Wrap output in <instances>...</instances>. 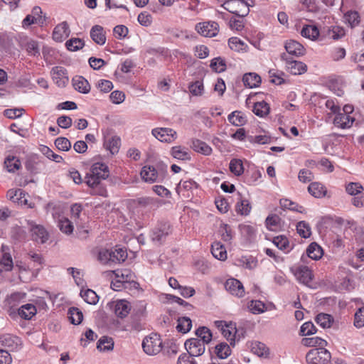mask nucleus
I'll use <instances>...</instances> for the list:
<instances>
[{
  "label": "nucleus",
  "instance_id": "f257e3e1",
  "mask_svg": "<svg viewBox=\"0 0 364 364\" xmlns=\"http://www.w3.org/2000/svg\"><path fill=\"white\" fill-rule=\"evenodd\" d=\"M127 258V250L117 247L111 250H102L98 254V260L105 264H120L124 262Z\"/></svg>",
  "mask_w": 364,
  "mask_h": 364
},
{
  "label": "nucleus",
  "instance_id": "f03ea898",
  "mask_svg": "<svg viewBox=\"0 0 364 364\" xmlns=\"http://www.w3.org/2000/svg\"><path fill=\"white\" fill-rule=\"evenodd\" d=\"M109 175L108 166L100 162L92 164L90 173L87 174L86 183L90 187H95L100 184L101 180L106 179Z\"/></svg>",
  "mask_w": 364,
  "mask_h": 364
},
{
  "label": "nucleus",
  "instance_id": "7ed1b4c3",
  "mask_svg": "<svg viewBox=\"0 0 364 364\" xmlns=\"http://www.w3.org/2000/svg\"><path fill=\"white\" fill-rule=\"evenodd\" d=\"M166 173V166L164 165H159L157 168L152 166H144L141 171L140 175L143 181L146 183H153L163 181Z\"/></svg>",
  "mask_w": 364,
  "mask_h": 364
},
{
  "label": "nucleus",
  "instance_id": "20e7f679",
  "mask_svg": "<svg viewBox=\"0 0 364 364\" xmlns=\"http://www.w3.org/2000/svg\"><path fill=\"white\" fill-rule=\"evenodd\" d=\"M142 348L144 353L149 355L158 354L162 349V341L159 335L151 333L144 338Z\"/></svg>",
  "mask_w": 364,
  "mask_h": 364
},
{
  "label": "nucleus",
  "instance_id": "39448f33",
  "mask_svg": "<svg viewBox=\"0 0 364 364\" xmlns=\"http://www.w3.org/2000/svg\"><path fill=\"white\" fill-rule=\"evenodd\" d=\"M171 232L172 228L169 223L160 222L151 230L150 237L154 242L161 245Z\"/></svg>",
  "mask_w": 364,
  "mask_h": 364
},
{
  "label": "nucleus",
  "instance_id": "423d86ee",
  "mask_svg": "<svg viewBox=\"0 0 364 364\" xmlns=\"http://www.w3.org/2000/svg\"><path fill=\"white\" fill-rule=\"evenodd\" d=\"M309 364H327L331 360V353L324 348H314L306 355Z\"/></svg>",
  "mask_w": 364,
  "mask_h": 364
},
{
  "label": "nucleus",
  "instance_id": "0eeeda50",
  "mask_svg": "<svg viewBox=\"0 0 364 364\" xmlns=\"http://www.w3.org/2000/svg\"><path fill=\"white\" fill-rule=\"evenodd\" d=\"M224 9L240 17L246 16L250 11L248 0H230L225 4Z\"/></svg>",
  "mask_w": 364,
  "mask_h": 364
},
{
  "label": "nucleus",
  "instance_id": "6e6552de",
  "mask_svg": "<svg viewBox=\"0 0 364 364\" xmlns=\"http://www.w3.org/2000/svg\"><path fill=\"white\" fill-rule=\"evenodd\" d=\"M281 60L286 63L287 70L293 75H301L307 70V66L305 63L293 60L285 53L281 54Z\"/></svg>",
  "mask_w": 364,
  "mask_h": 364
},
{
  "label": "nucleus",
  "instance_id": "1a4fd4ad",
  "mask_svg": "<svg viewBox=\"0 0 364 364\" xmlns=\"http://www.w3.org/2000/svg\"><path fill=\"white\" fill-rule=\"evenodd\" d=\"M0 345L9 350L18 351L21 348L22 341L19 337L6 333L0 336Z\"/></svg>",
  "mask_w": 364,
  "mask_h": 364
},
{
  "label": "nucleus",
  "instance_id": "9d476101",
  "mask_svg": "<svg viewBox=\"0 0 364 364\" xmlns=\"http://www.w3.org/2000/svg\"><path fill=\"white\" fill-rule=\"evenodd\" d=\"M50 75L54 83L59 87H65L69 82L68 71L62 66L53 67L50 70Z\"/></svg>",
  "mask_w": 364,
  "mask_h": 364
},
{
  "label": "nucleus",
  "instance_id": "9b49d317",
  "mask_svg": "<svg viewBox=\"0 0 364 364\" xmlns=\"http://www.w3.org/2000/svg\"><path fill=\"white\" fill-rule=\"evenodd\" d=\"M151 133L161 142L171 143L177 138L176 132L167 127L155 128L152 129Z\"/></svg>",
  "mask_w": 364,
  "mask_h": 364
},
{
  "label": "nucleus",
  "instance_id": "f8f14e48",
  "mask_svg": "<svg viewBox=\"0 0 364 364\" xmlns=\"http://www.w3.org/2000/svg\"><path fill=\"white\" fill-rule=\"evenodd\" d=\"M219 26L215 21L202 22L196 25V30L205 37H213L218 33Z\"/></svg>",
  "mask_w": 364,
  "mask_h": 364
},
{
  "label": "nucleus",
  "instance_id": "ddd939ff",
  "mask_svg": "<svg viewBox=\"0 0 364 364\" xmlns=\"http://www.w3.org/2000/svg\"><path fill=\"white\" fill-rule=\"evenodd\" d=\"M291 271L300 283L306 286H309L313 279L312 272L306 266L301 265L295 268H291Z\"/></svg>",
  "mask_w": 364,
  "mask_h": 364
},
{
  "label": "nucleus",
  "instance_id": "4468645a",
  "mask_svg": "<svg viewBox=\"0 0 364 364\" xmlns=\"http://www.w3.org/2000/svg\"><path fill=\"white\" fill-rule=\"evenodd\" d=\"M185 348L188 351L187 355L193 357L200 356L205 352V346L198 338H190L185 342Z\"/></svg>",
  "mask_w": 364,
  "mask_h": 364
},
{
  "label": "nucleus",
  "instance_id": "2eb2a0df",
  "mask_svg": "<svg viewBox=\"0 0 364 364\" xmlns=\"http://www.w3.org/2000/svg\"><path fill=\"white\" fill-rule=\"evenodd\" d=\"M30 231L33 240L45 243L48 239V233L43 226L35 224L33 221H28Z\"/></svg>",
  "mask_w": 364,
  "mask_h": 364
},
{
  "label": "nucleus",
  "instance_id": "dca6fc26",
  "mask_svg": "<svg viewBox=\"0 0 364 364\" xmlns=\"http://www.w3.org/2000/svg\"><path fill=\"white\" fill-rule=\"evenodd\" d=\"M0 272H10L14 267V262L9 246L2 245L1 247Z\"/></svg>",
  "mask_w": 364,
  "mask_h": 364
},
{
  "label": "nucleus",
  "instance_id": "f3484780",
  "mask_svg": "<svg viewBox=\"0 0 364 364\" xmlns=\"http://www.w3.org/2000/svg\"><path fill=\"white\" fill-rule=\"evenodd\" d=\"M225 289L232 295L239 298L245 294V289L242 284L236 279H228L225 283Z\"/></svg>",
  "mask_w": 364,
  "mask_h": 364
},
{
  "label": "nucleus",
  "instance_id": "a211bd4d",
  "mask_svg": "<svg viewBox=\"0 0 364 364\" xmlns=\"http://www.w3.org/2000/svg\"><path fill=\"white\" fill-rule=\"evenodd\" d=\"M70 30L66 21L57 25L53 31V39L56 42H62L69 36Z\"/></svg>",
  "mask_w": 364,
  "mask_h": 364
},
{
  "label": "nucleus",
  "instance_id": "6ab92c4d",
  "mask_svg": "<svg viewBox=\"0 0 364 364\" xmlns=\"http://www.w3.org/2000/svg\"><path fill=\"white\" fill-rule=\"evenodd\" d=\"M284 48L287 52L296 57L302 56L305 54L304 47L299 42L294 40H289L286 42Z\"/></svg>",
  "mask_w": 364,
  "mask_h": 364
},
{
  "label": "nucleus",
  "instance_id": "aec40b11",
  "mask_svg": "<svg viewBox=\"0 0 364 364\" xmlns=\"http://www.w3.org/2000/svg\"><path fill=\"white\" fill-rule=\"evenodd\" d=\"M354 120V117L349 114L338 113L333 119V124L341 129H346L352 126Z\"/></svg>",
  "mask_w": 364,
  "mask_h": 364
},
{
  "label": "nucleus",
  "instance_id": "412c9836",
  "mask_svg": "<svg viewBox=\"0 0 364 364\" xmlns=\"http://www.w3.org/2000/svg\"><path fill=\"white\" fill-rule=\"evenodd\" d=\"M73 85L77 91L83 94H87L90 91V85L88 81L82 76H75L73 78Z\"/></svg>",
  "mask_w": 364,
  "mask_h": 364
},
{
  "label": "nucleus",
  "instance_id": "4be33fe9",
  "mask_svg": "<svg viewBox=\"0 0 364 364\" xmlns=\"http://www.w3.org/2000/svg\"><path fill=\"white\" fill-rule=\"evenodd\" d=\"M114 310L116 316L123 318L129 314L131 306L126 300H119L115 302Z\"/></svg>",
  "mask_w": 364,
  "mask_h": 364
},
{
  "label": "nucleus",
  "instance_id": "5701e85b",
  "mask_svg": "<svg viewBox=\"0 0 364 364\" xmlns=\"http://www.w3.org/2000/svg\"><path fill=\"white\" fill-rule=\"evenodd\" d=\"M309 193L314 197L321 198L326 196L327 189L319 182L311 183L308 187Z\"/></svg>",
  "mask_w": 364,
  "mask_h": 364
},
{
  "label": "nucleus",
  "instance_id": "b1692460",
  "mask_svg": "<svg viewBox=\"0 0 364 364\" xmlns=\"http://www.w3.org/2000/svg\"><path fill=\"white\" fill-rule=\"evenodd\" d=\"M90 37L94 42L99 45H104L106 42V36L104 29L101 26L95 25L90 31Z\"/></svg>",
  "mask_w": 364,
  "mask_h": 364
},
{
  "label": "nucleus",
  "instance_id": "393cba45",
  "mask_svg": "<svg viewBox=\"0 0 364 364\" xmlns=\"http://www.w3.org/2000/svg\"><path fill=\"white\" fill-rule=\"evenodd\" d=\"M116 278H119L121 280H124L126 284L132 283L134 287L138 284L135 281V274L129 269H124L121 270H116L114 272Z\"/></svg>",
  "mask_w": 364,
  "mask_h": 364
},
{
  "label": "nucleus",
  "instance_id": "a878e982",
  "mask_svg": "<svg viewBox=\"0 0 364 364\" xmlns=\"http://www.w3.org/2000/svg\"><path fill=\"white\" fill-rule=\"evenodd\" d=\"M242 81L245 87L255 88L260 85L261 77L255 73H249L243 75Z\"/></svg>",
  "mask_w": 364,
  "mask_h": 364
},
{
  "label": "nucleus",
  "instance_id": "bb28decb",
  "mask_svg": "<svg viewBox=\"0 0 364 364\" xmlns=\"http://www.w3.org/2000/svg\"><path fill=\"white\" fill-rule=\"evenodd\" d=\"M191 147L195 151L206 156H208L212 153V148L209 145L197 139H192Z\"/></svg>",
  "mask_w": 364,
  "mask_h": 364
},
{
  "label": "nucleus",
  "instance_id": "cd10ccee",
  "mask_svg": "<svg viewBox=\"0 0 364 364\" xmlns=\"http://www.w3.org/2000/svg\"><path fill=\"white\" fill-rule=\"evenodd\" d=\"M171 156L178 160H191V154L188 149L181 146H173L171 149Z\"/></svg>",
  "mask_w": 364,
  "mask_h": 364
},
{
  "label": "nucleus",
  "instance_id": "c85d7f7f",
  "mask_svg": "<svg viewBox=\"0 0 364 364\" xmlns=\"http://www.w3.org/2000/svg\"><path fill=\"white\" fill-rule=\"evenodd\" d=\"M37 312L36 308L33 304H26L21 306L18 310V314L21 318L30 320Z\"/></svg>",
  "mask_w": 364,
  "mask_h": 364
},
{
  "label": "nucleus",
  "instance_id": "c756f323",
  "mask_svg": "<svg viewBox=\"0 0 364 364\" xmlns=\"http://www.w3.org/2000/svg\"><path fill=\"white\" fill-rule=\"evenodd\" d=\"M211 252L213 256L219 260L224 261L227 259L225 247L220 242H215L212 245Z\"/></svg>",
  "mask_w": 364,
  "mask_h": 364
},
{
  "label": "nucleus",
  "instance_id": "7c9ffc66",
  "mask_svg": "<svg viewBox=\"0 0 364 364\" xmlns=\"http://www.w3.org/2000/svg\"><path fill=\"white\" fill-rule=\"evenodd\" d=\"M4 166L9 172L14 173L21 168V164L17 157L9 155L4 160Z\"/></svg>",
  "mask_w": 364,
  "mask_h": 364
},
{
  "label": "nucleus",
  "instance_id": "2f4dec72",
  "mask_svg": "<svg viewBox=\"0 0 364 364\" xmlns=\"http://www.w3.org/2000/svg\"><path fill=\"white\" fill-rule=\"evenodd\" d=\"M306 255L308 257L318 260L322 257L323 250L317 243L312 242L306 249Z\"/></svg>",
  "mask_w": 364,
  "mask_h": 364
},
{
  "label": "nucleus",
  "instance_id": "473e14b6",
  "mask_svg": "<svg viewBox=\"0 0 364 364\" xmlns=\"http://www.w3.org/2000/svg\"><path fill=\"white\" fill-rule=\"evenodd\" d=\"M121 140L118 136H111L105 139L104 146L112 154L117 153L119 149Z\"/></svg>",
  "mask_w": 364,
  "mask_h": 364
},
{
  "label": "nucleus",
  "instance_id": "72a5a7b5",
  "mask_svg": "<svg viewBox=\"0 0 364 364\" xmlns=\"http://www.w3.org/2000/svg\"><path fill=\"white\" fill-rule=\"evenodd\" d=\"M26 298V294L21 292H15L9 296L5 302L6 305L11 309L16 306L21 301Z\"/></svg>",
  "mask_w": 364,
  "mask_h": 364
},
{
  "label": "nucleus",
  "instance_id": "f704fd0d",
  "mask_svg": "<svg viewBox=\"0 0 364 364\" xmlns=\"http://www.w3.org/2000/svg\"><path fill=\"white\" fill-rule=\"evenodd\" d=\"M301 35L311 40H316L319 36V31L316 26L306 25L303 27Z\"/></svg>",
  "mask_w": 364,
  "mask_h": 364
},
{
  "label": "nucleus",
  "instance_id": "c9c22d12",
  "mask_svg": "<svg viewBox=\"0 0 364 364\" xmlns=\"http://www.w3.org/2000/svg\"><path fill=\"white\" fill-rule=\"evenodd\" d=\"M223 336L228 340L230 341V344H235V337L237 332L235 324L232 323H227L226 326L221 331Z\"/></svg>",
  "mask_w": 364,
  "mask_h": 364
},
{
  "label": "nucleus",
  "instance_id": "e433bc0d",
  "mask_svg": "<svg viewBox=\"0 0 364 364\" xmlns=\"http://www.w3.org/2000/svg\"><path fill=\"white\" fill-rule=\"evenodd\" d=\"M177 322L176 329L182 333H188L192 327V321L188 317H180L178 318Z\"/></svg>",
  "mask_w": 364,
  "mask_h": 364
},
{
  "label": "nucleus",
  "instance_id": "4c0bfd02",
  "mask_svg": "<svg viewBox=\"0 0 364 364\" xmlns=\"http://www.w3.org/2000/svg\"><path fill=\"white\" fill-rule=\"evenodd\" d=\"M316 322L323 328H330L333 322V317L328 314H318L316 318Z\"/></svg>",
  "mask_w": 364,
  "mask_h": 364
},
{
  "label": "nucleus",
  "instance_id": "58836bf2",
  "mask_svg": "<svg viewBox=\"0 0 364 364\" xmlns=\"http://www.w3.org/2000/svg\"><path fill=\"white\" fill-rule=\"evenodd\" d=\"M301 343L304 346L314 347L318 346L320 348H324L326 346L327 342L320 337H311L304 338L301 340Z\"/></svg>",
  "mask_w": 364,
  "mask_h": 364
},
{
  "label": "nucleus",
  "instance_id": "ea45409f",
  "mask_svg": "<svg viewBox=\"0 0 364 364\" xmlns=\"http://www.w3.org/2000/svg\"><path fill=\"white\" fill-rule=\"evenodd\" d=\"M230 49L240 52L247 51V45L237 37H232L228 40Z\"/></svg>",
  "mask_w": 364,
  "mask_h": 364
},
{
  "label": "nucleus",
  "instance_id": "a19ab883",
  "mask_svg": "<svg viewBox=\"0 0 364 364\" xmlns=\"http://www.w3.org/2000/svg\"><path fill=\"white\" fill-rule=\"evenodd\" d=\"M229 122L237 127L244 125L247 120L241 112L234 111L228 115Z\"/></svg>",
  "mask_w": 364,
  "mask_h": 364
},
{
  "label": "nucleus",
  "instance_id": "79ce46f5",
  "mask_svg": "<svg viewBox=\"0 0 364 364\" xmlns=\"http://www.w3.org/2000/svg\"><path fill=\"white\" fill-rule=\"evenodd\" d=\"M279 204L283 209H289L301 213L304 212V208L303 206L299 205L287 198L281 199L279 200Z\"/></svg>",
  "mask_w": 364,
  "mask_h": 364
},
{
  "label": "nucleus",
  "instance_id": "37998d69",
  "mask_svg": "<svg viewBox=\"0 0 364 364\" xmlns=\"http://www.w3.org/2000/svg\"><path fill=\"white\" fill-rule=\"evenodd\" d=\"M114 341L112 338L102 336L97 342V348L100 351H109L113 349Z\"/></svg>",
  "mask_w": 364,
  "mask_h": 364
},
{
  "label": "nucleus",
  "instance_id": "c03bdc74",
  "mask_svg": "<svg viewBox=\"0 0 364 364\" xmlns=\"http://www.w3.org/2000/svg\"><path fill=\"white\" fill-rule=\"evenodd\" d=\"M196 335L200 338V340L204 346L205 343H209L212 340L211 331L205 326L198 328L196 331Z\"/></svg>",
  "mask_w": 364,
  "mask_h": 364
},
{
  "label": "nucleus",
  "instance_id": "a18cd8bd",
  "mask_svg": "<svg viewBox=\"0 0 364 364\" xmlns=\"http://www.w3.org/2000/svg\"><path fill=\"white\" fill-rule=\"evenodd\" d=\"M252 111L257 116L262 117L269 113V106L264 101L258 102L255 103Z\"/></svg>",
  "mask_w": 364,
  "mask_h": 364
},
{
  "label": "nucleus",
  "instance_id": "49530a36",
  "mask_svg": "<svg viewBox=\"0 0 364 364\" xmlns=\"http://www.w3.org/2000/svg\"><path fill=\"white\" fill-rule=\"evenodd\" d=\"M85 46V42L82 39L79 38H72L67 41L65 46L70 51H77L82 49Z\"/></svg>",
  "mask_w": 364,
  "mask_h": 364
},
{
  "label": "nucleus",
  "instance_id": "de8ad7c7",
  "mask_svg": "<svg viewBox=\"0 0 364 364\" xmlns=\"http://www.w3.org/2000/svg\"><path fill=\"white\" fill-rule=\"evenodd\" d=\"M81 297L89 304H96L99 301L97 294L92 289H86L80 291Z\"/></svg>",
  "mask_w": 364,
  "mask_h": 364
},
{
  "label": "nucleus",
  "instance_id": "09e8293b",
  "mask_svg": "<svg viewBox=\"0 0 364 364\" xmlns=\"http://www.w3.org/2000/svg\"><path fill=\"white\" fill-rule=\"evenodd\" d=\"M215 352L218 358L223 359L231 354V349L226 343H220L215 346Z\"/></svg>",
  "mask_w": 364,
  "mask_h": 364
},
{
  "label": "nucleus",
  "instance_id": "8fccbe9b",
  "mask_svg": "<svg viewBox=\"0 0 364 364\" xmlns=\"http://www.w3.org/2000/svg\"><path fill=\"white\" fill-rule=\"evenodd\" d=\"M70 322L74 325L80 324L83 318V314L77 308L72 307L68 311Z\"/></svg>",
  "mask_w": 364,
  "mask_h": 364
},
{
  "label": "nucleus",
  "instance_id": "3c124183",
  "mask_svg": "<svg viewBox=\"0 0 364 364\" xmlns=\"http://www.w3.org/2000/svg\"><path fill=\"white\" fill-rule=\"evenodd\" d=\"M296 230L298 234L304 238H308L311 235V227L309 224L305 221H300L297 223Z\"/></svg>",
  "mask_w": 364,
  "mask_h": 364
},
{
  "label": "nucleus",
  "instance_id": "603ef678",
  "mask_svg": "<svg viewBox=\"0 0 364 364\" xmlns=\"http://www.w3.org/2000/svg\"><path fill=\"white\" fill-rule=\"evenodd\" d=\"M229 168L230 171L235 176H240L244 172L242 162L240 159H232L230 162Z\"/></svg>",
  "mask_w": 364,
  "mask_h": 364
},
{
  "label": "nucleus",
  "instance_id": "864d4df0",
  "mask_svg": "<svg viewBox=\"0 0 364 364\" xmlns=\"http://www.w3.org/2000/svg\"><path fill=\"white\" fill-rule=\"evenodd\" d=\"M251 205L247 200H240L236 204V211L238 214L242 215H247L251 211Z\"/></svg>",
  "mask_w": 364,
  "mask_h": 364
},
{
  "label": "nucleus",
  "instance_id": "5fc2aeb1",
  "mask_svg": "<svg viewBox=\"0 0 364 364\" xmlns=\"http://www.w3.org/2000/svg\"><path fill=\"white\" fill-rule=\"evenodd\" d=\"M273 243L281 250L289 252V242L287 237L284 235H279L274 237Z\"/></svg>",
  "mask_w": 364,
  "mask_h": 364
},
{
  "label": "nucleus",
  "instance_id": "6e6d98bb",
  "mask_svg": "<svg viewBox=\"0 0 364 364\" xmlns=\"http://www.w3.org/2000/svg\"><path fill=\"white\" fill-rule=\"evenodd\" d=\"M41 152L46 156L48 159L56 162L60 163L63 159L61 156L55 154L49 147L46 146H42L40 149Z\"/></svg>",
  "mask_w": 364,
  "mask_h": 364
},
{
  "label": "nucleus",
  "instance_id": "4d7b16f0",
  "mask_svg": "<svg viewBox=\"0 0 364 364\" xmlns=\"http://www.w3.org/2000/svg\"><path fill=\"white\" fill-rule=\"evenodd\" d=\"M250 311L254 314H259L265 310V305L259 300L251 301L247 306Z\"/></svg>",
  "mask_w": 364,
  "mask_h": 364
},
{
  "label": "nucleus",
  "instance_id": "13d9d810",
  "mask_svg": "<svg viewBox=\"0 0 364 364\" xmlns=\"http://www.w3.org/2000/svg\"><path fill=\"white\" fill-rule=\"evenodd\" d=\"M60 230L65 234H71L73 231V225L67 218H62L58 220Z\"/></svg>",
  "mask_w": 364,
  "mask_h": 364
},
{
  "label": "nucleus",
  "instance_id": "bf43d9fd",
  "mask_svg": "<svg viewBox=\"0 0 364 364\" xmlns=\"http://www.w3.org/2000/svg\"><path fill=\"white\" fill-rule=\"evenodd\" d=\"M26 49L28 55L32 56H38L40 55V48L38 42L31 40L27 42Z\"/></svg>",
  "mask_w": 364,
  "mask_h": 364
},
{
  "label": "nucleus",
  "instance_id": "052dcab7",
  "mask_svg": "<svg viewBox=\"0 0 364 364\" xmlns=\"http://www.w3.org/2000/svg\"><path fill=\"white\" fill-rule=\"evenodd\" d=\"M353 324L357 328L364 326V306L359 308L355 311Z\"/></svg>",
  "mask_w": 364,
  "mask_h": 364
},
{
  "label": "nucleus",
  "instance_id": "680f3d73",
  "mask_svg": "<svg viewBox=\"0 0 364 364\" xmlns=\"http://www.w3.org/2000/svg\"><path fill=\"white\" fill-rule=\"evenodd\" d=\"M55 145L58 149L67 151L71 148L70 141L65 137H58L55 141Z\"/></svg>",
  "mask_w": 364,
  "mask_h": 364
},
{
  "label": "nucleus",
  "instance_id": "e2e57ef3",
  "mask_svg": "<svg viewBox=\"0 0 364 364\" xmlns=\"http://www.w3.org/2000/svg\"><path fill=\"white\" fill-rule=\"evenodd\" d=\"M363 188L359 183H349L346 186V192L351 196H356L363 193Z\"/></svg>",
  "mask_w": 364,
  "mask_h": 364
},
{
  "label": "nucleus",
  "instance_id": "0e129e2a",
  "mask_svg": "<svg viewBox=\"0 0 364 364\" xmlns=\"http://www.w3.org/2000/svg\"><path fill=\"white\" fill-rule=\"evenodd\" d=\"M316 332V328L311 321L305 322L304 323H303L300 328L301 336H309L314 334Z\"/></svg>",
  "mask_w": 364,
  "mask_h": 364
},
{
  "label": "nucleus",
  "instance_id": "69168bd1",
  "mask_svg": "<svg viewBox=\"0 0 364 364\" xmlns=\"http://www.w3.org/2000/svg\"><path fill=\"white\" fill-rule=\"evenodd\" d=\"M210 67L217 73H221L226 69L225 61L221 58H215L211 60Z\"/></svg>",
  "mask_w": 364,
  "mask_h": 364
},
{
  "label": "nucleus",
  "instance_id": "338daca9",
  "mask_svg": "<svg viewBox=\"0 0 364 364\" xmlns=\"http://www.w3.org/2000/svg\"><path fill=\"white\" fill-rule=\"evenodd\" d=\"M248 141L250 143H256L259 144H267L271 142L270 136L267 135L249 136Z\"/></svg>",
  "mask_w": 364,
  "mask_h": 364
},
{
  "label": "nucleus",
  "instance_id": "774afa93",
  "mask_svg": "<svg viewBox=\"0 0 364 364\" xmlns=\"http://www.w3.org/2000/svg\"><path fill=\"white\" fill-rule=\"evenodd\" d=\"M328 36L334 40H338L345 36V31L342 27L333 26L328 30Z\"/></svg>",
  "mask_w": 364,
  "mask_h": 364
}]
</instances>
